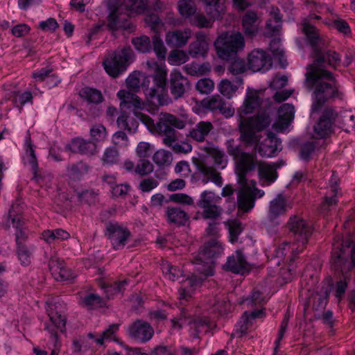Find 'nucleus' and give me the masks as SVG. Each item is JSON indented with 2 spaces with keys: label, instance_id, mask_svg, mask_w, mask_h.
<instances>
[{
  "label": "nucleus",
  "instance_id": "21",
  "mask_svg": "<svg viewBox=\"0 0 355 355\" xmlns=\"http://www.w3.org/2000/svg\"><path fill=\"white\" fill-rule=\"evenodd\" d=\"M209 39L203 31H198L196 34V40L189 46V54L192 58H205L209 51Z\"/></svg>",
  "mask_w": 355,
  "mask_h": 355
},
{
  "label": "nucleus",
  "instance_id": "2",
  "mask_svg": "<svg viewBox=\"0 0 355 355\" xmlns=\"http://www.w3.org/2000/svg\"><path fill=\"white\" fill-rule=\"evenodd\" d=\"M317 63L306 67L304 85L312 92L311 114L318 112L325 103H330L340 95L339 85L334 74L322 68L316 67Z\"/></svg>",
  "mask_w": 355,
  "mask_h": 355
},
{
  "label": "nucleus",
  "instance_id": "5",
  "mask_svg": "<svg viewBox=\"0 0 355 355\" xmlns=\"http://www.w3.org/2000/svg\"><path fill=\"white\" fill-rule=\"evenodd\" d=\"M166 70L155 63L152 75L141 76V86L144 89L147 100L155 105H164L168 103L166 94Z\"/></svg>",
  "mask_w": 355,
  "mask_h": 355
},
{
  "label": "nucleus",
  "instance_id": "49",
  "mask_svg": "<svg viewBox=\"0 0 355 355\" xmlns=\"http://www.w3.org/2000/svg\"><path fill=\"white\" fill-rule=\"evenodd\" d=\"M161 266L164 275L170 280L175 281L182 275V272L179 269L173 266L168 261H163Z\"/></svg>",
  "mask_w": 355,
  "mask_h": 355
},
{
  "label": "nucleus",
  "instance_id": "52",
  "mask_svg": "<svg viewBox=\"0 0 355 355\" xmlns=\"http://www.w3.org/2000/svg\"><path fill=\"white\" fill-rule=\"evenodd\" d=\"M153 50L158 58L164 59L166 55V49L160 37L155 34L152 37Z\"/></svg>",
  "mask_w": 355,
  "mask_h": 355
},
{
  "label": "nucleus",
  "instance_id": "43",
  "mask_svg": "<svg viewBox=\"0 0 355 355\" xmlns=\"http://www.w3.org/2000/svg\"><path fill=\"white\" fill-rule=\"evenodd\" d=\"M121 5L131 14H141L148 10V0H125Z\"/></svg>",
  "mask_w": 355,
  "mask_h": 355
},
{
  "label": "nucleus",
  "instance_id": "62",
  "mask_svg": "<svg viewBox=\"0 0 355 355\" xmlns=\"http://www.w3.org/2000/svg\"><path fill=\"white\" fill-rule=\"evenodd\" d=\"M270 49L273 56L278 58L281 61L284 57V51L280 48V40L273 38L270 43Z\"/></svg>",
  "mask_w": 355,
  "mask_h": 355
},
{
  "label": "nucleus",
  "instance_id": "44",
  "mask_svg": "<svg viewBox=\"0 0 355 355\" xmlns=\"http://www.w3.org/2000/svg\"><path fill=\"white\" fill-rule=\"evenodd\" d=\"M322 53L323 59L317 62L315 65L316 67L324 69V67L326 64L332 66L333 67H336V66L339 64L340 58L339 54L336 51L331 50L324 51L322 49Z\"/></svg>",
  "mask_w": 355,
  "mask_h": 355
},
{
  "label": "nucleus",
  "instance_id": "58",
  "mask_svg": "<svg viewBox=\"0 0 355 355\" xmlns=\"http://www.w3.org/2000/svg\"><path fill=\"white\" fill-rule=\"evenodd\" d=\"M138 155H157L159 152L155 151L154 147L147 142H140L137 148Z\"/></svg>",
  "mask_w": 355,
  "mask_h": 355
},
{
  "label": "nucleus",
  "instance_id": "8",
  "mask_svg": "<svg viewBox=\"0 0 355 355\" xmlns=\"http://www.w3.org/2000/svg\"><path fill=\"white\" fill-rule=\"evenodd\" d=\"M214 46L220 58L230 60L236 58L237 54L243 50L244 37L240 32L225 33L216 40Z\"/></svg>",
  "mask_w": 355,
  "mask_h": 355
},
{
  "label": "nucleus",
  "instance_id": "24",
  "mask_svg": "<svg viewBox=\"0 0 355 355\" xmlns=\"http://www.w3.org/2000/svg\"><path fill=\"white\" fill-rule=\"evenodd\" d=\"M66 148L69 150V153L74 154L92 155L97 153V146L94 141H87L79 137L73 139Z\"/></svg>",
  "mask_w": 355,
  "mask_h": 355
},
{
  "label": "nucleus",
  "instance_id": "54",
  "mask_svg": "<svg viewBox=\"0 0 355 355\" xmlns=\"http://www.w3.org/2000/svg\"><path fill=\"white\" fill-rule=\"evenodd\" d=\"M214 87L213 80L207 78L200 79L196 85V89L201 94H209Z\"/></svg>",
  "mask_w": 355,
  "mask_h": 355
},
{
  "label": "nucleus",
  "instance_id": "60",
  "mask_svg": "<svg viewBox=\"0 0 355 355\" xmlns=\"http://www.w3.org/2000/svg\"><path fill=\"white\" fill-rule=\"evenodd\" d=\"M170 200L174 202L185 205H191L193 204V198L187 194L182 193H177L171 195Z\"/></svg>",
  "mask_w": 355,
  "mask_h": 355
},
{
  "label": "nucleus",
  "instance_id": "4",
  "mask_svg": "<svg viewBox=\"0 0 355 355\" xmlns=\"http://www.w3.org/2000/svg\"><path fill=\"white\" fill-rule=\"evenodd\" d=\"M206 236L209 241L194 261L197 272L204 277L213 275V258L217 257L223 252V248L218 240L219 229L217 223H209L206 230Z\"/></svg>",
  "mask_w": 355,
  "mask_h": 355
},
{
  "label": "nucleus",
  "instance_id": "36",
  "mask_svg": "<svg viewBox=\"0 0 355 355\" xmlns=\"http://www.w3.org/2000/svg\"><path fill=\"white\" fill-rule=\"evenodd\" d=\"M212 129L213 125L211 122L200 121L189 132V135L198 141H202Z\"/></svg>",
  "mask_w": 355,
  "mask_h": 355
},
{
  "label": "nucleus",
  "instance_id": "32",
  "mask_svg": "<svg viewBox=\"0 0 355 355\" xmlns=\"http://www.w3.org/2000/svg\"><path fill=\"white\" fill-rule=\"evenodd\" d=\"M21 211L22 207L21 206V200H17L16 202L12 205L8 213V218L11 220L12 227L17 230L16 239L17 243L19 242L20 237L25 234L21 230H19V227L22 224V221L21 220Z\"/></svg>",
  "mask_w": 355,
  "mask_h": 355
},
{
  "label": "nucleus",
  "instance_id": "30",
  "mask_svg": "<svg viewBox=\"0 0 355 355\" xmlns=\"http://www.w3.org/2000/svg\"><path fill=\"white\" fill-rule=\"evenodd\" d=\"M264 315L265 313L263 310L253 311L250 314H248L245 312L235 326L234 331L232 334L233 336L237 337L242 336L252 324L254 319L262 318Z\"/></svg>",
  "mask_w": 355,
  "mask_h": 355
},
{
  "label": "nucleus",
  "instance_id": "61",
  "mask_svg": "<svg viewBox=\"0 0 355 355\" xmlns=\"http://www.w3.org/2000/svg\"><path fill=\"white\" fill-rule=\"evenodd\" d=\"M342 123L345 131L355 130V115L350 112H345L342 116Z\"/></svg>",
  "mask_w": 355,
  "mask_h": 355
},
{
  "label": "nucleus",
  "instance_id": "11",
  "mask_svg": "<svg viewBox=\"0 0 355 355\" xmlns=\"http://www.w3.org/2000/svg\"><path fill=\"white\" fill-rule=\"evenodd\" d=\"M193 162L203 174L209 177L211 182L220 187L222 178L216 169H223L226 166L227 161L223 157H193Z\"/></svg>",
  "mask_w": 355,
  "mask_h": 355
},
{
  "label": "nucleus",
  "instance_id": "48",
  "mask_svg": "<svg viewBox=\"0 0 355 355\" xmlns=\"http://www.w3.org/2000/svg\"><path fill=\"white\" fill-rule=\"evenodd\" d=\"M135 48L140 53H146L151 49V42L148 36L142 35L132 40Z\"/></svg>",
  "mask_w": 355,
  "mask_h": 355
},
{
  "label": "nucleus",
  "instance_id": "3",
  "mask_svg": "<svg viewBox=\"0 0 355 355\" xmlns=\"http://www.w3.org/2000/svg\"><path fill=\"white\" fill-rule=\"evenodd\" d=\"M136 117L148 128L149 132L156 136L162 137L164 145H171L178 140V132L176 130L184 129L186 121L168 112H161L156 122L148 115L136 112Z\"/></svg>",
  "mask_w": 355,
  "mask_h": 355
},
{
  "label": "nucleus",
  "instance_id": "45",
  "mask_svg": "<svg viewBox=\"0 0 355 355\" xmlns=\"http://www.w3.org/2000/svg\"><path fill=\"white\" fill-rule=\"evenodd\" d=\"M270 15L272 19H269L266 23V28L268 30V34L271 36L278 34L282 28V17L278 10L272 11Z\"/></svg>",
  "mask_w": 355,
  "mask_h": 355
},
{
  "label": "nucleus",
  "instance_id": "34",
  "mask_svg": "<svg viewBox=\"0 0 355 355\" xmlns=\"http://www.w3.org/2000/svg\"><path fill=\"white\" fill-rule=\"evenodd\" d=\"M124 167L128 171H134L141 175H147L153 171V164L145 158L138 159L135 162L126 161Z\"/></svg>",
  "mask_w": 355,
  "mask_h": 355
},
{
  "label": "nucleus",
  "instance_id": "55",
  "mask_svg": "<svg viewBox=\"0 0 355 355\" xmlns=\"http://www.w3.org/2000/svg\"><path fill=\"white\" fill-rule=\"evenodd\" d=\"M204 1L207 6V12L211 17L214 19L218 17L222 10L219 0H204Z\"/></svg>",
  "mask_w": 355,
  "mask_h": 355
},
{
  "label": "nucleus",
  "instance_id": "6",
  "mask_svg": "<svg viewBox=\"0 0 355 355\" xmlns=\"http://www.w3.org/2000/svg\"><path fill=\"white\" fill-rule=\"evenodd\" d=\"M288 227L290 231L297 237V243L291 245L288 243H285L275 249L274 257L272 258V260L277 259L275 263L277 265L280 264V261L284 259L288 252H291L292 254L301 252L303 246L311 234V225L298 216L291 217L288 223Z\"/></svg>",
  "mask_w": 355,
  "mask_h": 355
},
{
  "label": "nucleus",
  "instance_id": "31",
  "mask_svg": "<svg viewBox=\"0 0 355 355\" xmlns=\"http://www.w3.org/2000/svg\"><path fill=\"white\" fill-rule=\"evenodd\" d=\"M191 33L190 29L168 32L166 35V44L171 47L182 48L187 44L189 39L191 37Z\"/></svg>",
  "mask_w": 355,
  "mask_h": 355
},
{
  "label": "nucleus",
  "instance_id": "50",
  "mask_svg": "<svg viewBox=\"0 0 355 355\" xmlns=\"http://www.w3.org/2000/svg\"><path fill=\"white\" fill-rule=\"evenodd\" d=\"M179 12L184 17H189L196 11L195 3L191 0H180L178 4Z\"/></svg>",
  "mask_w": 355,
  "mask_h": 355
},
{
  "label": "nucleus",
  "instance_id": "53",
  "mask_svg": "<svg viewBox=\"0 0 355 355\" xmlns=\"http://www.w3.org/2000/svg\"><path fill=\"white\" fill-rule=\"evenodd\" d=\"M126 284V281L115 282L114 286L107 285L105 283H103L101 284V287L105 291L107 297L110 298L121 292V288Z\"/></svg>",
  "mask_w": 355,
  "mask_h": 355
},
{
  "label": "nucleus",
  "instance_id": "37",
  "mask_svg": "<svg viewBox=\"0 0 355 355\" xmlns=\"http://www.w3.org/2000/svg\"><path fill=\"white\" fill-rule=\"evenodd\" d=\"M202 280V278L201 277L198 278L197 273L193 274L191 279H187L179 291L180 300H187L191 297L194 286L200 284Z\"/></svg>",
  "mask_w": 355,
  "mask_h": 355
},
{
  "label": "nucleus",
  "instance_id": "28",
  "mask_svg": "<svg viewBox=\"0 0 355 355\" xmlns=\"http://www.w3.org/2000/svg\"><path fill=\"white\" fill-rule=\"evenodd\" d=\"M260 21L256 12L248 10L242 17V28L244 34L250 38L258 33Z\"/></svg>",
  "mask_w": 355,
  "mask_h": 355
},
{
  "label": "nucleus",
  "instance_id": "14",
  "mask_svg": "<svg viewBox=\"0 0 355 355\" xmlns=\"http://www.w3.org/2000/svg\"><path fill=\"white\" fill-rule=\"evenodd\" d=\"M302 32L304 33L306 40L313 49L314 60L313 63H317L323 59L322 49L320 44L322 42V37L318 29L311 25L308 19H304L302 24Z\"/></svg>",
  "mask_w": 355,
  "mask_h": 355
},
{
  "label": "nucleus",
  "instance_id": "33",
  "mask_svg": "<svg viewBox=\"0 0 355 355\" xmlns=\"http://www.w3.org/2000/svg\"><path fill=\"white\" fill-rule=\"evenodd\" d=\"M226 267L234 273L245 274L249 270L243 254L241 252H236L235 254L230 257L226 263Z\"/></svg>",
  "mask_w": 355,
  "mask_h": 355
},
{
  "label": "nucleus",
  "instance_id": "59",
  "mask_svg": "<svg viewBox=\"0 0 355 355\" xmlns=\"http://www.w3.org/2000/svg\"><path fill=\"white\" fill-rule=\"evenodd\" d=\"M233 60L234 61L227 68L228 71L234 75L241 74L243 73L246 69L244 61L241 59L234 58Z\"/></svg>",
  "mask_w": 355,
  "mask_h": 355
},
{
  "label": "nucleus",
  "instance_id": "41",
  "mask_svg": "<svg viewBox=\"0 0 355 355\" xmlns=\"http://www.w3.org/2000/svg\"><path fill=\"white\" fill-rule=\"evenodd\" d=\"M118 328L119 327L117 324H112L108 329L105 330L101 335L96 336L93 334H89L88 337L93 339L96 344L102 345L105 342L115 340L114 334L117 331Z\"/></svg>",
  "mask_w": 355,
  "mask_h": 355
},
{
  "label": "nucleus",
  "instance_id": "47",
  "mask_svg": "<svg viewBox=\"0 0 355 355\" xmlns=\"http://www.w3.org/2000/svg\"><path fill=\"white\" fill-rule=\"evenodd\" d=\"M167 217L169 222L178 225H184L188 220L187 214L176 208H168Z\"/></svg>",
  "mask_w": 355,
  "mask_h": 355
},
{
  "label": "nucleus",
  "instance_id": "42",
  "mask_svg": "<svg viewBox=\"0 0 355 355\" xmlns=\"http://www.w3.org/2000/svg\"><path fill=\"white\" fill-rule=\"evenodd\" d=\"M69 237V233L62 229L55 230H47L44 231L42 234V239L48 243H51L57 241L67 240Z\"/></svg>",
  "mask_w": 355,
  "mask_h": 355
},
{
  "label": "nucleus",
  "instance_id": "10",
  "mask_svg": "<svg viewBox=\"0 0 355 355\" xmlns=\"http://www.w3.org/2000/svg\"><path fill=\"white\" fill-rule=\"evenodd\" d=\"M134 59V53L130 46L117 49L110 53L103 61L105 71L114 78L123 73Z\"/></svg>",
  "mask_w": 355,
  "mask_h": 355
},
{
  "label": "nucleus",
  "instance_id": "12",
  "mask_svg": "<svg viewBox=\"0 0 355 355\" xmlns=\"http://www.w3.org/2000/svg\"><path fill=\"white\" fill-rule=\"evenodd\" d=\"M220 200L221 198L214 192L208 191L202 192L198 202V206L203 209L202 217L205 219H216L218 217L222 211L218 206Z\"/></svg>",
  "mask_w": 355,
  "mask_h": 355
},
{
  "label": "nucleus",
  "instance_id": "22",
  "mask_svg": "<svg viewBox=\"0 0 355 355\" xmlns=\"http://www.w3.org/2000/svg\"><path fill=\"white\" fill-rule=\"evenodd\" d=\"M49 266L52 275L57 281H72L76 277V275L57 258H52L49 261Z\"/></svg>",
  "mask_w": 355,
  "mask_h": 355
},
{
  "label": "nucleus",
  "instance_id": "57",
  "mask_svg": "<svg viewBox=\"0 0 355 355\" xmlns=\"http://www.w3.org/2000/svg\"><path fill=\"white\" fill-rule=\"evenodd\" d=\"M17 255L21 264L27 266L31 263V252L28 247L25 245H19Z\"/></svg>",
  "mask_w": 355,
  "mask_h": 355
},
{
  "label": "nucleus",
  "instance_id": "27",
  "mask_svg": "<svg viewBox=\"0 0 355 355\" xmlns=\"http://www.w3.org/2000/svg\"><path fill=\"white\" fill-rule=\"evenodd\" d=\"M261 103V98L259 92L254 89H248L243 105L238 110L240 117L243 119V115L252 113L258 108Z\"/></svg>",
  "mask_w": 355,
  "mask_h": 355
},
{
  "label": "nucleus",
  "instance_id": "20",
  "mask_svg": "<svg viewBox=\"0 0 355 355\" xmlns=\"http://www.w3.org/2000/svg\"><path fill=\"white\" fill-rule=\"evenodd\" d=\"M117 97L121 100L120 107L132 110L135 116L136 112H139L137 110H142L145 107L141 98L130 91L120 90L117 93Z\"/></svg>",
  "mask_w": 355,
  "mask_h": 355
},
{
  "label": "nucleus",
  "instance_id": "35",
  "mask_svg": "<svg viewBox=\"0 0 355 355\" xmlns=\"http://www.w3.org/2000/svg\"><path fill=\"white\" fill-rule=\"evenodd\" d=\"M268 139L263 143L258 145L257 149L260 155H271L279 151L278 141L275 137V134L269 132ZM281 145V143H279Z\"/></svg>",
  "mask_w": 355,
  "mask_h": 355
},
{
  "label": "nucleus",
  "instance_id": "13",
  "mask_svg": "<svg viewBox=\"0 0 355 355\" xmlns=\"http://www.w3.org/2000/svg\"><path fill=\"white\" fill-rule=\"evenodd\" d=\"M286 198L282 195H278L270 202L268 218L265 222V225L268 232H271V227L279 224L277 220L279 217L284 214L290 208Z\"/></svg>",
  "mask_w": 355,
  "mask_h": 355
},
{
  "label": "nucleus",
  "instance_id": "16",
  "mask_svg": "<svg viewBox=\"0 0 355 355\" xmlns=\"http://www.w3.org/2000/svg\"><path fill=\"white\" fill-rule=\"evenodd\" d=\"M272 64L270 56L262 49H254L248 55V67L254 72L268 70Z\"/></svg>",
  "mask_w": 355,
  "mask_h": 355
},
{
  "label": "nucleus",
  "instance_id": "19",
  "mask_svg": "<svg viewBox=\"0 0 355 355\" xmlns=\"http://www.w3.org/2000/svg\"><path fill=\"white\" fill-rule=\"evenodd\" d=\"M108 236L115 250L124 247L130 236L129 230L119 224H110L107 227Z\"/></svg>",
  "mask_w": 355,
  "mask_h": 355
},
{
  "label": "nucleus",
  "instance_id": "46",
  "mask_svg": "<svg viewBox=\"0 0 355 355\" xmlns=\"http://www.w3.org/2000/svg\"><path fill=\"white\" fill-rule=\"evenodd\" d=\"M339 178L335 173H333L329 180L330 186L334 193V196L331 197H325L322 207L331 206L335 205L338 201V196L340 192L338 191V182Z\"/></svg>",
  "mask_w": 355,
  "mask_h": 355
},
{
  "label": "nucleus",
  "instance_id": "15",
  "mask_svg": "<svg viewBox=\"0 0 355 355\" xmlns=\"http://www.w3.org/2000/svg\"><path fill=\"white\" fill-rule=\"evenodd\" d=\"M124 6L122 5L116 7L108 17L107 26L111 30L124 29L130 31L133 30V26L129 21L130 12H123Z\"/></svg>",
  "mask_w": 355,
  "mask_h": 355
},
{
  "label": "nucleus",
  "instance_id": "18",
  "mask_svg": "<svg viewBox=\"0 0 355 355\" xmlns=\"http://www.w3.org/2000/svg\"><path fill=\"white\" fill-rule=\"evenodd\" d=\"M337 117V112L331 107H326L318 123L314 126L315 132L322 137H324L331 132L332 125Z\"/></svg>",
  "mask_w": 355,
  "mask_h": 355
},
{
  "label": "nucleus",
  "instance_id": "51",
  "mask_svg": "<svg viewBox=\"0 0 355 355\" xmlns=\"http://www.w3.org/2000/svg\"><path fill=\"white\" fill-rule=\"evenodd\" d=\"M226 225L229 230L230 241L234 243L237 241L238 236L242 230L241 223L236 220H232L227 221Z\"/></svg>",
  "mask_w": 355,
  "mask_h": 355
},
{
  "label": "nucleus",
  "instance_id": "40",
  "mask_svg": "<svg viewBox=\"0 0 355 355\" xmlns=\"http://www.w3.org/2000/svg\"><path fill=\"white\" fill-rule=\"evenodd\" d=\"M325 141L322 139L308 141L303 144L301 148V155H310L311 154H322Z\"/></svg>",
  "mask_w": 355,
  "mask_h": 355
},
{
  "label": "nucleus",
  "instance_id": "64",
  "mask_svg": "<svg viewBox=\"0 0 355 355\" xmlns=\"http://www.w3.org/2000/svg\"><path fill=\"white\" fill-rule=\"evenodd\" d=\"M223 100L218 95L213 96L210 99H209L205 106L212 112H217L219 109L220 106L223 105Z\"/></svg>",
  "mask_w": 355,
  "mask_h": 355
},
{
  "label": "nucleus",
  "instance_id": "1",
  "mask_svg": "<svg viewBox=\"0 0 355 355\" xmlns=\"http://www.w3.org/2000/svg\"><path fill=\"white\" fill-rule=\"evenodd\" d=\"M235 171L241 189L238 193L239 209L243 211H249L254 207L257 198H262L265 193L256 188V182L245 178L244 175L258 166V172L263 185L269 186L277 179V170L284 165L282 161L275 163L257 162L254 157H234Z\"/></svg>",
  "mask_w": 355,
  "mask_h": 355
},
{
  "label": "nucleus",
  "instance_id": "29",
  "mask_svg": "<svg viewBox=\"0 0 355 355\" xmlns=\"http://www.w3.org/2000/svg\"><path fill=\"white\" fill-rule=\"evenodd\" d=\"M294 117V107L288 103L283 104L278 110V120L273 123L272 128L277 131L286 128Z\"/></svg>",
  "mask_w": 355,
  "mask_h": 355
},
{
  "label": "nucleus",
  "instance_id": "56",
  "mask_svg": "<svg viewBox=\"0 0 355 355\" xmlns=\"http://www.w3.org/2000/svg\"><path fill=\"white\" fill-rule=\"evenodd\" d=\"M227 152L230 155H253L252 152L243 151L240 146L235 144L234 140H229L227 142Z\"/></svg>",
  "mask_w": 355,
  "mask_h": 355
},
{
  "label": "nucleus",
  "instance_id": "23",
  "mask_svg": "<svg viewBox=\"0 0 355 355\" xmlns=\"http://www.w3.org/2000/svg\"><path fill=\"white\" fill-rule=\"evenodd\" d=\"M173 327L174 328L180 329L185 324H188L189 327V331L191 336L197 337L198 334L205 330L207 331L208 327L209 320L207 318L200 319L198 320L191 321L187 318L185 316L180 319L174 318L172 320Z\"/></svg>",
  "mask_w": 355,
  "mask_h": 355
},
{
  "label": "nucleus",
  "instance_id": "17",
  "mask_svg": "<svg viewBox=\"0 0 355 355\" xmlns=\"http://www.w3.org/2000/svg\"><path fill=\"white\" fill-rule=\"evenodd\" d=\"M169 87L173 98L178 99L190 90L191 84L187 77L182 76L180 72L174 71L170 74Z\"/></svg>",
  "mask_w": 355,
  "mask_h": 355
},
{
  "label": "nucleus",
  "instance_id": "38",
  "mask_svg": "<svg viewBox=\"0 0 355 355\" xmlns=\"http://www.w3.org/2000/svg\"><path fill=\"white\" fill-rule=\"evenodd\" d=\"M80 96L85 101L94 104H99L104 100L101 92L97 89L85 87L79 92Z\"/></svg>",
  "mask_w": 355,
  "mask_h": 355
},
{
  "label": "nucleus",
  "instance_id": "7",
  "mask_svg": "<svg viewBox=\"0 0 355 355\" xmlns=\"http://www.w3.org/2000/svg\"><path fill=\"white\" fill-rule=\"evenodd\" d=\"M271 119L266 112H259L255 116L242 119L239 124L241 138L246 146L253 147L257 153V139L255 131H261L270 125Z\"/></svg>",
  "mask_w": 355,
  "mask_h": 355
},
{
  "label": "nucleus",
  "instance_id": "26",
  "mask_svg": "<svg viewBox=\"0 0 355 355\" xmlns=\"http://www.w3.org/2000/svg\"><path fill=\"white\" fill-rule=\"evenodd\" d=\"M128 333L135 340L146 342L152 338L154 331L147 322L137 321L130 327Z\"/></svg>",
  "mask_w": 355,
  "mask_h": 355
},
{
  "label": "nucleus",
  "instance_id": "39",
  "mask_svg": "<svg viewBox=\"0 0 355 355\" xmlns=\"http://www.w3.org/2000/svg\"><path fill=\"white\" fill-rule=\"evenodd\" d=\"M198 351L196 349H189L184 347L179 350H174L172 347L159 346L153 351V355H197Z\"/></svg>",
  "mask_w": 355,
  "mask_h": 355
},
{
  "label": "nucleus",
  "instance_id": "25",
  "mask_svg": "<svg viewBox=\"0 0 355 355\" xmlns=\"http://www.w3.org/2000/svg\"><path fill=\"white\" fill-rule=\"evenodd\" d=\"M348 252L351 254V259L355 264V245L344 244L343 241H336L333 244L332 261L335 264H339L347 258Z\"/></svg>",
  "mask_w": 355,
  "mask_h": 355
},
{
  "label": "nucleus",
  "instance_id": "9",
  "mask_svg": "<svg viewBox=\"0 0 355 355\" xmlns=\"http://www.w3.org/2000/svg\"><path fill=\"white\" fill-rule=\"evenodd\" d=\"M46 305V311L50 320L46 329L51 334V338L55 346L50 355H58L60 342L57 334L58 331L64 332L65 330L66 318L63 314L65 306L60 302L47 303Z\"/></svg>",
  "mask_w": 355,
  "mask_h": 355
},
{
  "label": "nucleus",
  "instance_id": "63",
  "mask_svg": "<svg viewBox=\"0 0 355 355\" xmlns=\"http://www.w3.org/2000/svg\"><path fill=\"white\" fill-rule=\"evenodd\" d=\"M220 92L228 98H230L234 90L232 83L227 80H223L218 85Z\"/></svg>",
  "mask_w": 355,
  "mask_h": 355
}]
</instances>
